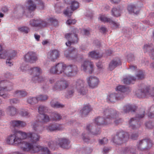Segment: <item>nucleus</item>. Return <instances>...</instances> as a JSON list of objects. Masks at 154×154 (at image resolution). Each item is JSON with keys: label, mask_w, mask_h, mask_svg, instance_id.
Masks as SVG:
<instances>
[{"label": "nucleus", "mask_w": 154, "mask_h": 154, "mask_svg": "<svg viewBox=\"0 0 154 154\" xmlns=\"http://www.w3.org/2000/svg\"><path fill=\"white\" fill-rule=\"evenodd\" d=\"M6 142L8 144L19 145L21 149L25 152H28L32 150L36 152L40 149L38 146H34L32 143L22 140L21 138L19 137L17 133L11 135L7 138Z\"/></svg>", "instance_id": "nucleus-1"}, {"label": "nucleus", "mask_w": 154, "mask_h": 154, "mask_svg": "<svg viewBox=\"0 0 154 154\" xmlns=\"http://www.w3.org/2000/svg\"><path fill=\"white\" fill-rule=\"evenodd\" d=\"M103 117L100 116L94 119V122L97 125H105L112 123V120L115 118L116 114L112 109H105L103 112Z\"/></svg>", "instance_id": "nucleus-2"}, {"label": "nucleus", "mask_w": 154, "mask_h": 154, "mask_svg": "<svg viewBox=\"0 0 154 154\" xmlns=\"http://www.w3.org/2000/svg\"><path fill=\"white\" fill-rule=\"evenodd\" d=\"M116 89L118 91L117 93H111L107 96V101L108 103H114L118 100L123 99L125 97L124 93L129 90L125 86L121 85H119Z\"/></svg>", "instance_id": "nucleus-3"}, {"label": "nucleus", "mask_w": 154, "mask_h": 154, "mask_svg": "<svg viewBox=\"0 0 154 154\" xmlns=\"http://www.w3.org/2000/svg\"><path fill=\"white\" fill-rule=\"evenodd\" d=\"M78 32L79 30L77 29L73 28L70 33H66L65 35V38L68 40V42L66 43L67 46H70L72 44L78 43L79 38L77 33Z\"/></svg>", "instance_id": "nucleus-4"}, {"label": "nucleus", "mask_w": 154, "mask_h": 154, "mask_svg": "<svg viewBox=\"0 0 154 154\" xmlns=\"http://www.w3.org/2000/svg\"><path fill=\"white\" fill-rule=\"evenodd\" d=\"M129 134L128 133L123 131L117 132L116 135L112 138L113 143L118 144H120L127 141L129 139Z\"/></svg>", "instance_id": "nucleus-5"}, {"label": "nucleus", "mask_w": 154, "mask_h": 154, "mask_svg": "<svg viewBox=\"0 0 154 154\" xmlns=\"http://www.w3.org/2000/svg\"><path fill=\"white\" fill-rule=\"evenodd\" d=\"M76 49L73 47H70L68 49L64 51V56L69 59L75 60L77 61L82 59V57L77 54Z\"/></svg>", "instance_id": "nucleus-6"}, {"label": "nucleus", "mask_w": 154, "mask_h": 154, "mask_svg": "<svg viewBox=\"0 0 154 154\" xmlns=\"http://www.w3.org/2000/svg\"><path fill=\"white\" fill-rule=\"evenodd\" d=\"M153 145L152 141L149 139H145L140 140L137 144L138 150L141 151L146 150L152 147Z\"/></svg>", "instance_id": "nucleus-7"}, {"label": "nucleus", "mask_w": 154, "mask_h": 154, "mask_svg": "<svg viewBox=\"0 0 154 154\" xmlns=\"http://www.w3.org/2000/svg\"><path fill=\"white\" fill-rule=\"evenodd\" d=\"M85 82L81 80H78L74 82L72 84L71 86L75 88L78 94L80 95H84L87 92V90L85 87Z\"/></svg>", "instance_id": "nucleus-8"}, {"label": "nucleus", "mask_w": 154, "mask_h": 154, "mask_svg": "<svg viewBox=\"0 0 154 154\" xmlns=\"http://www.w3.org/2000/svg\"><path fill=\"white\" fill-rule=\"evenodd\" d=\"M145 115V112L142 114L137 115L136 117L131 118L129 121V127L133 129H135L140 127L141 125L140 123L138 121V119H141L144 117Z\"/></svg>", "instance_id": "nucleus-9"}, {"label": "nucleus", "mask_w": 154, "mask_h": 154, "mask_svg": "<svg viewBox=\"0 0 154 154\" xmlns=\"http://www.w3.org/2000/svg\"><path fill=\"white\" fill-rule=\"evenodd\" d=\"M69 85L68 81L64 79H61L56 82L53 86V89L54 91H63L67 88Z\"/></svg>", "instance_id": "nucleus-10"}, {"label": "nucleus", "mask_w": 154, "mask_h": 154, "mask_svg": "<svg viewBox=\"0 0 154 154\" xmlns=\"http://www.w3.org/2000/svg\"><path fill=\"white\" fill-rule=\"evenodd\" d=\"M63 74L68 77L75 75L78 71L77 67L75 65H66L64 67Z\"/></svg>", "instance_id": "nucleus-11"}, {"label": "nucleus", "mask_w": 154, "mask_h": 154, "mask_svg": "<svg viewBox=\"0 0 154 154\" xmlns=\"http://www.w3.org/2000/svg\"><path fill=\"white\" fill-rule=\"evenodd\" d=\"M29 24L33 27L42 28L46 26L48 23L40 18L34 19L29 21Z\"/></svg>", "instance_id": "nucleus-12"}, {"label": "nucleus", "mask_w": 154, "mask_h": 154, "mask_svg": "<svg viewBox=\"0 0 154 154\" xmlns=\"http://www.w3.org/2000/svg\"><path fill=\"white\" fill-rule=\"evenodd\" d=\"M66 66V64L63 63H59L55 66L51 67L50 69V72L53 74H60L63 73L64 67Z\"/></svg>", "instance_id": "nucleus-13"}, {"label": "nucleus", "mask_w": 154, "mask_h": 154, "mask_svg": "<svg viewBox=\"0 0 154 154\" xmlns=\"http://www.w3.org/2000/svg\"><path fill=\"white\" fill-rule=\"evenodd\" d=\"M37 60L36 54L33 51L28 52L24 56L25 61L31 63H35Z\"/></svg>", "instance_id": "nucleus-14"}, {"label": "nucleus", "mask_w": 154, "mask_h": 154, "mask_svg": "<svg viewBox=\"0 0 154 154\" xmlns=\"http://www.w3.org/2000/svg\"><path fill=\"white\" fill-rule=\"evenodd\" d=\"M94 66L92 62L89 61H85L82 65L81 67L84 71L88 72L91 74L94 71Z\"/></svg>", "instance_id": "nucleus-15"}, {"label": "nucleus", "mask_w": 154, "mask_h": 154, "mask_svg": "<svg viewBox=\"0 0 154 154\" xmlns=\"http://www.w3.org/2000/svg\"><path fill=\"white\" fill-rule=\"evenodd\" d=\"M14 84L7 80H2L0 82V88L6 91H10L13 89Z\"/></svg>", "instance_id": "nucleus-16"}, {"label": "nucleus", "mask_w": 154, "mask_h": 154, "mask_svg": "<svg viewBox=\"0 0 154 154\" xmlns=\"http://www.w3.org/2000/svg\"><path fill=\"white\" fill-rule=\"evenodd\" d=\"M62 125L57 123L50 124L46 126V129L50 132H56L63 130Z\"/></svg>", "instance_id": "nucleus-17"}, {"label": "nucleus", "mask_w": 154, "mask_h": 154, "mask_svg": "<svg viewBox=\"0 0 154 154\" xmlns=\"http://www.w3.org/2000/svg\"><path fill=\"white\" fill-rule=\"evenodd\" d=\"M86 129L91 134L94 135H98L100 133V128H97L95 125H93L92 124L87 125Z\"/></svg>", "instance_id": "nucleus-18"}, {"label": "nucleus", "mask_w": 154, "mask_h": 154, "mask_svg": "<svg viewBox=\"0 0 154 154\" xmlns=\"http://www.w3.org/2000/svg\"><path fill=\"white\" fill-rule=\"evenodd\" d=\"M88 83L90 87L94 88L97 87L99 83V80L95 77L90 76L88 80Z\"/></svg>", "instance_id": "nucleus-19"}, {"label": "nucleus", "mask_w": 154, "mask_h": 154, "mask_svg": "<svg viewBox=\"0 0 154 154\" xmlns=\"http://www.w3.org/2000/svg\"><path fill=\"white\" fill-rule=\"evenodd\" d=\"M58 139V145L60 147L66 149L69 148L70 141L69 140L64 138H60Z\"/></svg>", "instance_id": "nucleus-20"}, {"label": "nucleus", "mask_w": 154, "mask_h": 154, "mask_svg": "<svg viewBox=\"0 0 154 154\" xmlns=\"http://www.w3.org/2000/svg\"><path fill=\"white\" fill-rule=\"evenodd\" d=\"M47 56L49 59L52 61H54L59 57V52L56 50H53L48 53Z\"/></svg>", "instance_id": "nucleus-21"}, {"label": "nucleus", "mask_w": 154, "mask_h": 154, "mask_svg": "<svg viewBox=\"0 0 154 154\" xmlns=\"http://www.w3.org/2000/svg\"><path fill=\"white\" fill-rule=\"evenodd\" d=\"M121 64L122 63L119 59H114L111 61L109 63V68L110 70L112 71L118 66L121 65Z\"/></svg>", "instance_id": "nucleus-22"}, {"label": "nucleus", "mask_w": 154, "mask_h": 154, "mask_svg": "<svg viewBox=\"0 0 154 154\" xmlns=\"http://www.w3.org/2000/svg\"><path fill=\"white\" fill-rule=\"evenodd\" d=\"M150 94L149 92V88L148 87L139 90L138 93L137 94V96L139 98H143L146 95Z\"/></svg>", "instance_id": "nucleus-23"}, {"label": "nucleus", "mask_w": 154, "mask_h": 154, "mask_svg": "<svg viewBox=\"0 0 154 154\" xmlns=\"http://www.w3.org/2000/svg\"><path fill=\"white\" fill-rule=\"evenodd\" d=\"M92 110L91 105L87 104L80 111L82 116H85L88 115L89 113Z\"/></svg>", "instance_id": "nucleus-24"}, {"label": "nucleus", "mask_w": 154, "mask_h": 154, "mask_svg": "<svg viewBox=\"0 0 154 154\" xmlns=\"http://www.w3.org/2000/svg\"><path fill=\"white\" fill-rule=\"evenodd\" d=\"M135 148L131 146L124 147L122 149V152L123 154H136Z\"/></svg>", "instance_id": "nucleus-25"}, {"label": "nucleus", "mask_w": 154, "mask_h": 154, "mask_svg": "<svg viewBox=\"0 0 154 154\" xmlns=\"http://www.w3.org/2000/svg\"><path fill=\"white\" fill-rule=\"evenodd\" d=\"M137 109V107L132 105L128 104L124 106L123 111L125 113H127L130 112H135Z\"/></svg>", "instance_id": "nucleus-26"}, {"label": "nucleus", "mask_w": 154, "mask_h": 154, "mask_svg": "<svg viewBox=\"0 0 154 154\" xmlns=\"http://www.w3.org/2000/svg\"><path fill=\"white\" fill-rule=\"evenodd\" d=\"M128 10L130 13H134L136 14H139L140 9V8L137 7L134 5H131L128 6Z\"/></svg>", "instance_id": "nucleus-27"}, {"label": "nucleus", "mask_w": 154, "mask_h": 154, "mask_svg": "<svg viewBox=\"0 0 154 154\" xmlns=\"http://www.w3.org/2000/svg\"><path fill=\"white\" fill-rule=\"evenodd\" d=\"M31 75L33 77L37 76L40 75L42 73V70L39 67H34L31 68Z\"/></svg>", "instance_id": "nucleus-28"}, {"label": "nucleus", "mask_w": 154, "mask_h": 154, "mask_svg": "<svg viewBox=\"0 0 154 154\" xmlns=\"http://www.w3.org/2000/svg\"><path fill=\"white\" fill-rule=\"evenodd\" d=\"M11 125L14 127H24L26 125V123L20 120H13L11 122Z\"/></svg>", "instance_id": "nucleus-29"}, {"label": "nucleus", "mask_w": 154, "mask_h": 154, "mask_svg": "<svg viewBox=\"0 0 154 154\" xmlns=\"http://www.w3.org/2000/svg\"><path fill=\"white\" fill-rule=\"evenodd\" d=\"M29 138L33 143H35L39 140L40 137L37 134L35 133H29Z\"/></svg>", "instance_id": "nucleus-30"}, {"label": "nucleus", "mask_w": 154, "mask_h": 154, "mask_svg": "<svg viewBox=\"0 0 154 154\" xmlns=\"http://www.w3.org/2000/svg\"><path fill=\"white\" fill-rule=\"evenodd\" d=\"M74 88L71 86V85L70 86V88L68 89L65 95V97L68 99L72 97L75 93Z\"/></svg>", "instance_id": "nucleus-31"}, {"label": "nucleus", "mask_w": 154, "mask_h": 154, "mask_svg": "<svg viewBox=\"0 0 154 154\" xmlns=\"http://www.w3.org/2000/svg\"><path fill=\"white\" fill-rule=\"evenodd\" d=\"M39 122H35L33 125V128L36 131L40 133L43 130V127L40 125Z\"/></svg>", "instance_id": "nucleus-32"}, {"label": "nucleus", "mask_w": 154, "mask_h": 154, "mask_svg": "<svg viewBox=\"0 0 154 154\" xmlns=\"http://www.w3.org/2000/svg\"><path fill=\"white\" fill-rule=\"evenodd\" d=\"M32 81L35 83L42 82L45 81V78L40 75L37 76L32 77Z\"/></svg>", "instance_id": "nucleus-33"}, {"label": "nucleus", "mask_w": 154, "mask_h": 154, "mask_svg": "<svg viewBox=\"0 0 154 154\" xmlns=\"http://www.w3.org/2000/svg\"><path fill=\"white\" fill-rule=\"evenodd\" d=\"M113 110L116 112V115L115 118H113L112 120V122L113 121L115 125H116L121 124L123 122V120L121 118H118V112L116 110L113 109Z\"/></svg>", "instance_id": "nucleus-34"}, {"label": "nucleus", "mask_w": 154, "mask_h": 154, "mask_svg": "<svg viewBox=\"0 0 154 154\" xmlns=\"http://www.w3.org/2000/svg\"><path fill=\"white\" fill-rule=\"evenodd\" d=\"M6 52L7 53H6V56L4 58L8 57V58H9L10 59H12L15 57L17 54L16 52L14 50H10L8 51H4V53Z\"/></svg>", "instance_id": "nucleus-35"}, {"label": "nucleus", "mask_w": 154, "mask_h": 154, "mask_svg": "<svg viewBox=\"0 0 154 154\" xmlns=\"http://www.w3.org/2000/svg\"><path fill=\"white\" fill-rule=\"evenodd\" d=\"M136 78L134 76H128L124 79V83L126 84H129L131 83L133 84L134 82L135 81Z\"/></svg>", "instance_id": "nucleus-36"}, {"label": "nucleus", "mask_w": 154, "mask_h": 154, "mask_svg": "<svg viewBox=\"0 0 154 154\" xmlns=\"http://www.w3.org/2000/svg\"><path fill=\"white\" fill-rule=\"evenodd\" d=\"M41 115L38 119L39 122L42 123H46L49 121L50 118L48 116L45 114Z\"/></svg>", "instance_id": "nucleus-37"}, {"label": "nucleus", "mask_w": 154, "mask_h": 154, "mask_svg": "<svg viewBox=\"0 0 154 154\" xmlns=\"http://www.w3.org/2000/svg\"><path fill=\"white\" fill-rule=\"evenodd\" d=\"M7 112L11 116L15 115L17 113L16 109L13 106H9L7 108Z\"/></svg>", "instance_id": "nucleus-38"}, {"label": "nucleus", "mask_w": 154, "mask_h": 154, "mask_svg": "<svg viewBox=\"0 0 154 154\" xmlns=\"http://www.w3.org/2000/svg\"><path fill=\"white\" fill-rule=\"evenodd\" d=\"M51 116L52 119L54 121H59L62 118V116L59 113L56 112L51 113Z\"/></svg>", "instance_id": "nucleus-39"}, {"label": "nucleus", "mask_w": 154, "mask_h": 154, "mask_svg": "<svg viewBox=\"0 0 154 154\" xmlns=\"http://www.w3.org/2000/svg\"><path fill=\"white\" fill-rule=\"evenodd\" d=\"M112 14L114 17H118L121 15L120 10L119 8H113L111 10Z\"/></svg>", "instance_id": "nucleus-40"}, {"label": "nucleus", "mask_w": 154, "mask_h": 154, "mask_svg": "<svg viewBox=\"0 0 154 154\" xmlns=\"http://www.w3.org/2000/svg\"><path fill=\"white\" fill-rule=\"evenodd\" d=\"M27 102L32 105H34L37 103L38 102V99L36 97H29L27 100Z\"/></svg>", "instance_id": "nucleus-41"}, {"label": "nucleus", "mask_w": 154, "mask_h": 154, "mask_svg": "<svg viewBox=\"0 0 154 154\" xmlns=\"http://www.w3.org/2000/svg\"><path fill=\"white\" fill-rule=\"evenodd\" d=\"M28 3L29 5L28 8V9L29 11H33L36 8V5L34 4L32 0H28Z\"/></svg>", "instance_id": "nucleus-42"}, {"label": "nucleus", "mask_w": 154, "mask_h": 154, "mask_svg": "<svg viewBox=\"0 0 154 154\" xmlns=\"http://www.w3.org/2000/svg\"><path fill=\"white\" fill-rule=\"evenodd\" d=\"M48 146L51 149H54L58 145V140L57 141L51 140L48 143Z\"/></svg>", "instance_id": "nucleus-43"}, {"label": "nucleus", "mask_w": 154, "mask_h": 154, "mask_svg": "<svg viewBox=\"0 0 154 154\" xmlns=\"http://www.w3.org/2000/svg\"><path fill=\"white\" fill-rule=\"evenodd\" d=\"M48 107L43 105H40L38 108V112L41 114H45L48 111Z\"/></svg>", "instance_id": "nucleus-44"}, {"label": "nucleus", "mask_w": 154, "mask_h": 154, "mask_svg": "<svg viewBox=\"0 0 154 154\" xmlns=\"http://www.w3.org/2000/svg\"><path fill=\"white\" fill-rule=\"evenodd\" d=\"M15 94H17L18 97H23L27 95V92L23 91L17 90L15 91Z\"/></svg>", "instance_id": "nucleus-45"}, {"label": "nucleus", "mask_w": 154, "mask_h": 154, "mask_svg": "<svg viewBox=\"0 0 154 154\" xmlns=\"http://www.w3.org/2000/svg\"><path fill=\"white\" fill-rule=\"evenodd\" d=\"M87 133L83 132L81 136L82 140L85 142H89L90 140V137Z\"/></svg>", "instance_id": "nucleus-46"}, {"label": "nucleus", "mask_w": 154, "mask_h": 154, "mask_svg": "<svg viewBox=\"0 0 154 154\" xmlns=\"http://www.w3.org/2000/svg\"><path fill=\"white\" fill-rule=\"evenodd\" d=\"M136 76L139 80H142L145 77L144 73L141 70H139L136 74Z\"/></svg>", "instance_id": "nucleus-47"}, {"label": "nucleus", "mask_w": 154, "mask_h": 154, "mask_svg": "<svg viewBox=\"0 0 154 154\" xmlns=\"http://www.w3.org/2000/svg\"><path fill=\"white\" fill-rule=\"evenodd\" d=\"M143 49L145 51L144 52H151V54L152 53V51L153 50H154L153 48L149 45L146 44L143 47Z\"/></svg>", "instance_id": "nucleus-48"}, {"label": "nucleus", "mask_w": 154, "mask_h": 154, "mask_svg": "<svg viewBox=\"0 0 154 154\" xmlns=\"http://www.w3.org/2000/svg\"><path fill=\"white\" fill-rule=\"evenodd\" d=\"M71 8L72 10L74 11L79 6V3L76 1H73L71 3Z\"/></svg>", "instance_id": "nucleus-49"}, {"label": "nucleus", "mask_w": 154, "mask_h": 154, "mask_svg": "<svg viewBox=\"0 0 154 154\" xmlns=\"http://www.w3.org/2000/svg\"><path fill=\"white\" fill-rule=\"evenodd\" d=\"M72 11H73L71 9V6L70 7H67L64 11V14L70 17L72 15Z\"/></svg>", "instance_id": "nucleus-50"}, {"label": "nucleus", "mask_w": 154, "mask_h": 154, "mask_svg": "<svg viewBox=\"0 0 154 154\" xmlns=\"http://www.w3.org/2000/svg\"><path fill=\"white\" fill-rule=\"evenodd\" d=\"M51 105L52 107L56 108H62L64 106L63 104L60 103L58 102H56L54 103L51 102Z\"/></svg>", "instance_id": "nucleus-51"}, {"label": "nucleus", "mask_w": 154, "mask_h": 154, "mask_svg": "<svg viewBox=\"0 0 154 154\" xmlns=\"http://www.w3.org/2000/svg\"><path fill=\"white\" fill-rule=\"evenodd\" d=\"M18 29L20 32L26 34L28 33L30 30L28 27L25 26L19 28Z\"/></svg>", "instance_id": "nucleus-52"}, {"label": "nucleus", "mask_w": 154, "mask_h": 154, "mask_svg": "<svg viewBox=\"0 0 154 154\" xmlns=\"http://www.w3.org/2000/svg\"><path fill=\"white\" fill-rule=\"evenodd\" d=\"M148 117L150 119L154 118V106H152L148 114Z\"/></svg>", "instance_id": "nucleus-53"}, {"label": "nucleus", "mask_w": 154, "mask_h": 154, "mask_svg": "<svg viewBox=\"0 0 154 154\" xmlns=\"http://www.w3.org/2000/svg\"><path fill=\"white\" fill-rule=\"evenodd\" d=\"M5 90L0 88V96L2 97L4 99L9 97L8 95L5 92Z\"/></svg>", "instance_id": "nucleus-54"}, {"label": "nucleus", "mask_w": 154, "mask_h": 154, "mask_svg": "<svg viewBox=\"0 0 154 154\" xmlns=\"http://www.w3.org/2000/svg\"><path fill=\"white\" fill-rule=\"evenodd\" d=\"M145 125L147 128L149 129H152L154 126V123L149 121L146 122L145 123Z\"/></svg>", "instance_id": "nucleus-55"}, {"label": "nucleus", "mask_w": 154, "mask_h": 154, "mask_svg": "<svg viewBox=\"0 0 154 154\" xmlns=\"http://www.w3.org/2000/svg\"><path fill=\"white\" fill-rule=\"evenodd\" d=\"M127 61L128 62H130L133 61L135 60V58L134 55L131 53L128 54L127 56Z\"/></svg>", "instance_id": "nucleus-56"}, {"label": "nucleus", "mask_w": 154, "mask_h": 154, "mask_svg": "<svg viewBox=\"0 0 154 154\" xmlns=\"http://www.w3.org/2000/svg\"><path fill=\"white\" fill-rule=\"evenodd\" d=\"M89 56L91 58H97L98 57V54L95 51H92L89 52Z\"/></svg>", "instance_id": "nucleus-57"}, {"label": "nucleus", "mask_w": 154, "mask_h": 154, "mask_svg": "<svg viewBox=\"0 0 154 154\" xmlns=\"http://www.w3.org/2000/svg\"><path fill=\"white\" fill-rule=\"evenodd\" d=\"M37 97L38 101L45 100L48 98V97L46 95H40Z\"/></svg>", "instance_id": "nucleus-58"}, {"label": "nucleus", "mask_w": 154, "mask_h": 154, "mask_svg": "<svg viewBox=\"0 0 154 154\" xmlns=\"http://www.w3.org/2000/svg\"><path fill=\"white\" fill-rule=\"evenodd\" d=\"M17 134H20L21 135V137L23 138V139H24L27 138H29V133L26 134V133L21 131H18Z\"/></svg>", "instance_id": "nucleus-59"}, {"label": "nucleus", "mask_w": 154, "mask_h": 154, "mask_svg": "<svg viewBox=\"0 0 154 154\" xmlns=\"http://www.w3.org/2000/svg\"><path fill=\"white\" fill-rule=\"evenodd\" d=\"M109 23L112 26L113 28L114 29L118 28L119 26V23L113 21L111 19Z\"/></svg>", "instance_id": "nucleus-60"}, {"label": "nucleus", "mask_w": 154, "mask_h": 154, "mask_svg": "<svg viewBox=\"0 0 154 154\" xmlns=\"http://www.w3.org/2000/svg\"><path fill=\"white\" fill-rule=\"evenodd\" d=\"M6 52L4 53L3 51L1 45H0V59L4 58L6 56Z\"/></svg>", "instance_id": "nucleus-61"}, {"label": "nucleus", "mask_w": 154, "mask_h": 154, "mask_svg": "<svg viewBox=\"0 0 154 154\" xmlns=\"http://www.w3.org/2000/svg\"><path fill=\"white\" fill-rule=\"evenodd\" d=\"M48 20L51 22V24L54 26H56L58 24V21L57 20L54 19L52 18H49Z\"/></svg>", "instance_id": "nucleus-62"}, {"label": "nucleus", "mask_w": 154, "mask_h": 154, "mask_svg": "<svg viewBox=\"0 0 154 154\" xmlns=\"http://www.w3.org/2000/svg\"><path fill=\"white\" fill-rule=\"evenodd\" d=\"M20 113L22 116L26 117H29L31 115L30 113L26 111H22Z\"/></svg>", "instance_id": "nucleus-63"}, {"label": "nucleus", "mask_w": 154, "mask_h": 154, "mask_svg": "<svg viewBox=\"0 0 154 154\" xmlns=\"http://www.w3.org/2000/svg\"><path fill=\"white\" fill-rule=\"evenodd\" d=\"M100 19L102 22H107L109 23V22L111 19L110 18H108L106 17L101 16L100 17Z\"/></svg>", "instance_id": "nucleus-64"}]
</instances>
